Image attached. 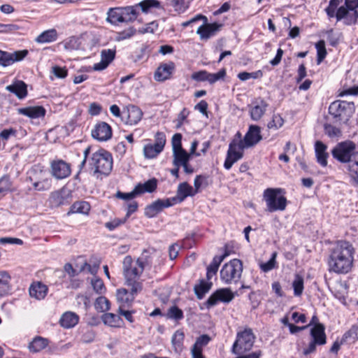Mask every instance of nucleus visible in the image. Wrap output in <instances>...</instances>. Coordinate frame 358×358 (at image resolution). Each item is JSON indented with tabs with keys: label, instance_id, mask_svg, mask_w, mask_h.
Returning a JSON list of instances; mask_svg holds the SVG:
<instances>
[{
	"label": "nucleus",
	"instance_id": "49",
	"mask_svg": "<svg viewBox=\"0 0 358 358\" xmlns=\"http://www.w3.org/2000/svg\"><path fill=\"white\" fill-rule=\"evenodd\" d=\"M122 17L121 8H110L108 11L107 20L112 24H117L119 22H122Z\"/></svg>",
	"mask_w": 358,
	"mask_h": 358
},
{
	"label": "nucleus",
	"instance_id": "4",
	"mask_svg": "<svg viewBox=\"0 0 358 358\" xmlns=\"http://www.w3.org/2000/svg\"><path fill=\"white\" fill-rule=\"evenodd\" d=\"M159 8L160 2L157 0H144L132 6L121 7L122 22H134L138 17V9L143 13H149Z\"/></svg>",
	"mask_w": 358,
	"mask_h": 358
},
{
	"label": "nucleus",
	"instance_id": "39",
	"mask_svg": "<svg viewBox=\"0 0 358 358\" xmlns=\"http://www.w3.org/2000/svg\"><path fill=\"white\" fill-rule=\"evenodd\" d=\"M115 56V50L111 49L103 50L101 53L100 63L95 64L93 67H107L114 59Z\"/></svg>",
	"mask_w": 358,
	"mask_h": 358
},
{
	"label": "nucleus",
	"instance_id": "42",
	"mask_svg": "<svg viewBox=\"0 0 358 358\" xmlns=\"http://www.w3.org/2000/svg\"><path fill=\"white\" fill-rule=\"evenodd\" d=\"M57 31L54 29H49L42 32L36 38V41L38 43H50L57 39Z\"/></svg>",
	"mask_w": 358,
	"mask_h": 358
},
{
	"label": "nucleus",
	"instance_id": "35",
	"mask_svg": "<svg viewBox=\"0 0 358 358\" xmlns=\"http://www.w3.org/2000/svg\"><path fill=\"white\" fill-rule=\"evenodd\" d=\"M155 255L154 249L144 250L141 255L136 260V265L142 266L143 269L146 266H151L152 264V258Z\"/></svg>",
	"mask_w": 358,
	"mask_h": 358
},
{
	"label": "nucleus",
	"instance_id": "62",
	"mask_svg": "<svg viewBox=\"0 0 358 358\" xmlns=\"http://www.w3.org/2000/svg\"><path fill=\"white\" fill-rule=\"evenodd\" d=\"M262 76V73L260 70L257 71L255 72L248 73V72H241L238 74V78L242 80L245 81L250 78L256 79L261 78Z\"/></svg>",
	"mask_w": 358,
	"mask_h": 358
},
{
	"label": "nucleus",
	"instance_id": "53",
	"mask_svg": "<svg viewBox=\"0 0 358 358\" xmlns=\"http://www.w3.org/2000/svg\"><path fill=\"white\" fill-rule=\"evenodd\" d=\"M357 340H358V326H352L342 337V343L348 341L355 342Z\"/></svg>",
	"mask_w": 358,
	"mask_h": 358
},
{
	"label": "nucleus",
	"instance_id": "36",
	"mask_svg": "<svg viewBox=\"0 0 358 358\" xmlns=\"http://www.w3.org/2000/svg\"><path fill=\"white\" fill-rule=\"evenodd\" d=\"M48 344L49 340L48 338L41 336H36L29 343L28 348L30 352L36 353L43 350L48 345Z\"/></svg>",
	"mask_w": 358,
	"mask_h": 358
},
{
	"label": "nucleus",
	"instance_id": "7",
	"mask_svg": "<svg viewBox=\"0 0 358 358\" xmlns=\"http://www.w3.org/2000/svg\"><path fill=\"white\" fill-rule=\"evenodd\" d=\"M255 336L251 328H245L237 334L236 340L232 346V351L235 354H242L250 351L255 341Z\"/></svg>",
	"mask_w": 358,
	"mask_h": 358
},
{
	"label": "nucleus",
	"instance_id": "51",
	"mask_svg": "<svg viewBox=\"0 0 358 358\" xmlns=\"http://www.w3.org/2000/svg\"><path fill=\"white\" fill-rule=\"evenodd\" d=\"M52 180L49 178H42L33 182L34 188L37 191H45L50 189Z\"/></svg>",
	"mask_w": 358,
	"mask_h": 358
},
{
	"label": "nucleus",
	"instance_id": "47",
	"mask_svg": "<svg viewBox=\"0 0 358 358\" xmlns=\"http://www.w3.org/2000/svg\"><path fill=\"white\" fill-rule=\"evenodd\" d=\"M184 338L185 334L180 330H177L173 335L171 343L176 352H180L182 350Z\"/></svg>",
	"mask_w": 358,
	"mask_h": 358
},
{
	"label": "nucleus",
	"instance_id": "40",
	"mask_svg": "<svg viewBox=\"0 0 358 358\" xmlns=\"http://www.w3.org/2000/svg\"><path fill=\"white\" fill-rule=\"evenodd\" d=\"M102 320L105 324L113 327H120L123 323V320L120 315L110 313L103 314Z\"/></svg>",
	"mask_w": 358,
	"mask_h": 358
},
{
	"label": "nucleus",
	"instance_id": "26",
	"mask_svg": "<svg viewBox=\"0 0 358 358\" xmlns=\"http://www.w3.org/2000/svg\"><path fill=\"white\" fill-rule=\"evenodd\" d=\"M313 341L317 343L318 345H323L327 343L325 327L322 323L314 325L310 331Z\"/></svg>",
	"mask_w": 358,
	"mask_h": 358
},
{
	"label": "nucleus",
	"instance_id": "45",
	"mask_svg": "<svg viewBox=\"0 0 358 358\" xmlns=\"http://www.w3.org/2000/svg\"><path fill=\"white\" fill-rule=\"evenodd\" d=\"M210 183V177L207 175H198L194 180V189L196 194L200 192L201 188L207 187Z\"/></svg>",
	"mask_w": 358,
	"mask_h": 358
},
{
	"label": "nucleus",
	"instance_id": "38",
	"mask_svg": "<svg viewBox=\"0 0 358 358\" xmlns=\"http://www.w3.org/2000/svg\"><path fill=\"white\" fill-rule=\"evenodd\" d=\"M10 276L6 271H0V296H3L10 292Z\"/></svg>",
	"mask_w": 358,
	"mask_h": 358
},
{
	"label": "nucleus",
	"instance_id": "10",
	"mask_svg": "<svg viewBox=\"0 0 358 358\" xmlns=\"http://www.w3.org/2000/svg\"><path fill=\"white\" fill-rule=\"evenodd\" d=\"M244 145L241 140L234 139L229 145L227 157L224 163V167L229 170L233 164L241 159L243 156Z\"/></svg>",
	"mask_w": 358,
	"mask_h": 358
},
{
	"label": "nucleus",
	"instance_id": "13",
	"mask_svg": "<svg viewBox=\"0 0 358 358\" xmlns=\"http://www.w3.org/2000/svg\"><path fill=\"white\" fill-rule=\"evenodd\" d=\"M234 298V294L229 288H221L214 292L206 302L208 308L215 306L218 302L229 303Z\"/></svg>",
	"mask_w": 358,
	"mask_h": 358
},
{
	"label": "nucleus",
	"instance_id": "41",
	"mask_svg": "<svg viewBox=\"0 0 358 358\" xmlns=\"http://www.w3.org/2000/svg\"><path fill=\"white\" fill-rule=\"evenodd\" d=\"M213 283L211 282H206L201 280L199 285H196L194 287V293L198 299H202L205 294L210 289Z\"/></svg>",
	"mask_w": 358,
	"mask_h": 358
},
{
	"label": "nucleus",
	"instance_id": "37",
	"mask_svg": "<svg viewBox=\"0 0 358 358\" xmlns=\"http://www.w3.org/2000/svg\"><path fill=\"white\" fill-rule=\"evenodd\" d=\"M173 164L175 166H181V165L189 162L190 159V154L183 148L173 151Z\"/></svg>",
	"mask_w": 358,
	"mask_h": 358
},
{
	"label": "nucleus",
	"instance_id": "46",
	"mask_svg": "<svg viewBox=\"0 0 358 358\" xmlns=\"http://www.w3.org/2000/svg\"><path fill=\"white\" fill-rule=\"evenodd\" d=\"M174 69H156L154 73V79L157 82H164L170 79Z\"/></svg>",
	"mask_w": 358,
	"mask_h": 358
},
{
	"label": "nucleus",
	"instance_id": "2",
	"mask_svg": "<svg viewBox=\"0 0 358 358\" xmlns=\"http://www.w3.org/2000/svg\"><path fill=\"white\" fill-rule=\"evenodd\" d=\"M90 164L93 170V176L96 178L100 175L108 176L113 169L112 155L109 152L100 149L92 154Z\"/></svg>",
	"mask_w": 358,
	"mask_h": 358
},
{
	"label": "nucleus",
	"instance_id": "25",
	"mask_svg": "<svg viewBox=\"0 0 358 358\" xmlns=\"http://www.w3.org/2000/svg\"><path fill=\"white\" fill-rule=\"evenodd\" d=\"M130 291L124 288L119 289L117 290L116 297L117 301L119 303V307L126 308L131 305L134 300L135 296L138 293H134L132 291V287H130Z\"/></svg>",
	"mask_w": 358,
	"mask_h": 358
},
{
	"label": "nucleus",
	"instance_id": "57",
	"mask_svg": "<svg viewBox=\"0 0 358 358\" xmlns=\"http://www.w3.org/2000/svg\"><path fill=\"white\" fill-rule=\"evenodd\" d=\"M12 182L8 176H3L0 178V194H6L11 191Z\"/></svg>",
	"mask_w": 358,
	"mask_h": 358
},
{
	"label": "nucleus",
	"instance_id": "48",
	"mask_svg": "<svg viewBox=\"0 0 358 358\" xmlns=\"http://www.w3.org/2000/svg\"><path fill=\"white\" fill-rule=\"evenodd\" d=\"M345 5L351 10L352 15L349 18L350 21L348 23H356L358 19V0H345Z\"/></svg>",
	"mask_w": 358,
	"mask_h": 358
},
{
	"label": "nucleus",
	"instance_id": "8",
	"mask_svg": "<svg viewBox=\"0 0 358 358\" xmlns=\"http://www.w3.org/2000/svg\"><path fill=\"white\" fill-rule=\"evenodd\" d=\"M243 272L242 262L238 259H234L226 263L220 271V278L226 284L239 280Z\"/></svg>",
	"mask_w": 358,
	"mask_h": 358
},
{
	"label": "nucleus",
	"instance_id": "34",
	"mask_svg": "<svg viewBox=\"0 0 358 358\" xmlns=\"http://www.w3.org/2000/svg\"><path fill=\"white\" fill-rule=\"evenodd\" d=\"M78 321L79 317L77 314L73 312H66L62 315L59 324L62 327L69 329L76 326Z\"/></svg>",
	"mask_w": 358,
	"mask_h": 358
},
{
	"label": "nucleus",
	"instance_id": "60",
	"mask_svg": "<svg viewBox=\"0 0 358 358\" xmlns=\"http://www.w3.org/2000/svg\"><path fill=\"white\" fill-rule=\"evenodd\" d=\"M284 124V120L280 115H273L272 120L268 123L267 127L270 129L277 130Z\"/></svg>",
	"mask_w": 358,
	"mask_h": 358
},
{
	"label": "nucleus",
	"instance_id": "43",
	"mask_svg": "<svg viewBox=\"0 0 358 358\" xmlns=\"http://www.w3.org/2000/svg\"><path fill=\"white\" fill-rule=\"evenodd\" d=\"M352 15V12L348 9V8L344 4L343 6H340L336 11V20L341 21V20H344V23L347 25H350L352 23H348L350 20L349 19Z\"/></svg>",
	"mask_w": 358,
	"mask_h": 358
},
{
	"label": "nucleus",
	"instance_id": "28",
	"mask_svg": "<svg viewBox=\"0 0 358 358\" xmlns=\"http://www.w3.org/2000/svg\"><path fill=\"white\" fill-rule=\"evenodd\" d=\"M229 254L230 252L227 250V245H226L224 253L221 256L213 257L212 262L207 267L206 278L208 280H210L217 273L220 264Z\"/></svg>",
	"mask_w": 358,
	"mask_h": 358
},
{
	"label": "nucleus",
	"instance_id": "1",
	"mask_svg": "<svg viewBox=\"0 0 358 358\" xmlns=\"http://www.w3.org/2000/svg\"><path fill=\"white\" fill-rule=\"evenodd\" d=\"M355 248L345 241H340L332 249L328 264L329 271L336 273H348L352 268Z\"/></svg>",
	"mask_w": 358,
	"mask_h": 358
},
{
	"label": "nucleus",
	"instance_id": "58",
	"mask_svg": "<svg viewBox=\"0 0 358 358\" xmlns=\"http://www.w3.org/2000/svg\"><path fill=\"white\" fill-rule=\"evenodd\" d=\"M277 252H274L272 253L270 259L265 263L260 264V268L264 272H268L275 267Z\"/></svg>",
	"mask_w": 358,
	"mask_h": 358
},
{
	"label": "nucleus",
	"instance_id": "54",
	"mask_svg": "<svg viewBox=\"0 0 358 358\" xmlns=\"http://www.w3.org/2000/svg\"><path fill=\"white\" fill-rule=\"evenodd\" d=\"M161 152L154 144L145 145L143 148V153L145 158L152 159L156 157Z\"/></svg>",
	"mask_w": 358,
	"mask_h": 358
},
{
	"label": "nucleus",
	"instance_id": "18",
	"mask_svg": "<svg viewBox=\"0 0 358 358\" xmlns=\"http://www.w3.org/2000/svg\"><path fill=\"white\" fill-rule=\"evenodd\" d=\"M226 75L225 69H222L217 73H210L206 71H199L194 73L191 78L198 82L208 81L210 84L215 83L216 81L223 79Z\"/></svg>",
	"mask_w": 358,
	"mask_h": 358
},
{
	"label": "nucleus",
	"instance_id": "52",
	"mask_svg": "<svg viewBox=\"0 0 358 358\" xmlns=\"http://www.w3.org/2000/svg\"><path fill=\"white\" fill-rule=\"evenodd\" d=\"M94 307L99 312H106L110 308V301L105 296H99L96 299Z\"/></svg>",
	"mask_w": 358,
	"mask_h": 358
},
{
	"label": "nucleus",
	"instance_id": "22",
	"mask_svg": "<svg viewBox=\"0 0 358 358\" xmlns=\"http://www.w3.org/2000/svg\"><path fill=\"white\" fill-rule=\"evenodd\" d=\"M124 117L123 119H126L125 123L129 125H135L138 124L143 117V112L141 108L134 105H129L127 106L126 111H123Z\"/></svg>",
	"mask_w": 358,
	"mask_h": 358
},
{
	"label": "nucleus",
	"instance_id": "17",
	"mask_svg": "<svg viewBox=\"0 0 358 358\" xmlns=\"http://www.w3.org/2000/svg\"><path fill=\"white\" fill-rule=\"evenodd\" d=\"M222 24L217 22L208 23L203 21V24L199 27L196 34L199 35L201 40H208L214 36L222 28Z\"/></svg>",
	"mask_w": 358,
	"mask_h": 358
},
{
	"label": "nucleus",
	"instance_id": "64",
	"mask_svg": "<svg viewBox=\"0 0 358 358\" xmlns=\"http://www.w3.org/2000/svg\"><path fill=\"white\" fill-rule=\"evenodd\" d=\"M171 5L178 13L184 12L189 7V3H186L185 0H171Z\"/></svg>",
	"mask_w": 358,
	"mask_h": 358
},
{
	"label": "nucleus",
	"instance_id": "29",
	"mask_svg": "<svg viewBox=\"0 0 358 358\" xmlns=\"http://www.w3.org/2000/svg\"><path fill=\"white\" fill-rule=\"evenodd\" d=\"M327 145L320 141H317L315 143V152L317 162L322 166L325 167L327 166V159L329 153L327 152Z\"/></svg>",
	"mask_w": 358,
	"mask_h": 358
},
{
	"label": "nucleus",
	"instance_id": "30",
	"mask_svg": "<svg viewBox=\"0 0 358 358\" xmlns=\"http://www.w3.org/2000/svg\"><path fill=\"white\" fill-rule=\"evenodd\" d=\"M251 107L250 113L251 119L254 121L259 120L265 113L268 107V103L263 99H259L253 103Z\"/></svg>",
	"mask_w": 358,
	"mask_h": 358
},
{
	"label": "nucleus",
	"instance_id": "56",
	"mask_svg": "<svg viewBox=\"0 0 358 358\" xmlns=\"http://www.w3.org/2000/svg\"><path fill=\"white\" fill-rule=\"evenodd\" d=\"M91 284L94 291L96 294H102L106 292V289L103 280L97 276H95L91 280Z\"/></svg>",
	"mask_w": 358,
	"mask_h": 358
},
{
	"label": "nucleus",
	"instance_id": "44",
	"mask_svg": "<svg viewBox=\"0 0 358 358\" xmlns=\"http://www.w3.org/2000/svg\"><path fill=\"white\" fill-rule=\"evenodd\" d=\"M90 210V205L87 201H77L75 202L71 207L70 213H80L88 214Z\"/></svg>",
	"mask_w": 358,
	"mask_h": 358
},
{
	"label": "nucleus",
	"instance_id": "15",
	"mask_svg": "<svg viewBox=\"0 0 358 358\" xmlns=\"http://www.w3.org/2000/svg\"><path fill=\"white\" fill-rule=\"evenodd\" d=\"M51 174L57 180H62L71 175V166L62 159L53 160L50 164Z\"/></svg>",
	"mask_w": 358,
	"mask_h": 358
},
{
	"label": "nucleus",
	"instance_id": "63",
	"mask_svg": "<svg viewBox=\"0 0 358 358\" xmlns=\"http://www.w3.org/2000/svg\"><path fill=\"white\" fill-rule=\"evenodd\" d=\"M324 131L331 138L338 137L341 135V129L330 124H324Z\"/></svg>",
	"mask_w": 358,
	"mask_h": 358
},
{
	"label": "nucleus",
	"instance_id": "20",
	"mask_svg": "<svg viewBox=\"0 0 358 358\" xmlns=\"http://www.w3.org/2000/svg\"><path fill=\"white\" fill-rule=\"evenodd\" d=\"M262 139L261 135V129L257 125L252 124L249 127L248 131L245 134L243 140H241L244 148H250L257 144Z\"/></svg>",
	"mask_w": 358,
	"mask_h": 358
},
{
	"label": "nucleus",
	"instance_id": "61",
	"mask_svg": "<svg viewBox=\"0 0 358 358\" xmlns=\"http://www.w3.org/2000/svg\"><path fill=\"white\" fill-rule=\"evenodd\" d=\"M210 341L211 338L208 335L203 334L196 338L193 347L203 350V348L206 346Z\"/></svg>",
	"mask_w": 358,
	"mask_h": 358
},
{
	"label": "nucleus",
	"instance_id": "3",
	"mask_svg": "<svg viewBox=\"0 0 358 358\" xmlns=\"http://www.w3.org/2000/svg\"><path fill=\"white\" fill-rule=\"evenodd\" d=\"M142 266H138L136 263L134 265L131 256H126L123 260V273L128 287H132L134 293H138L142 290V283L138 279L143 271Z\"/></svg>",
	"mask_w": 358,
	"mask_h": 358
},
{
	"label": "nucleus",
	"instance_id": "9",
	"mask_svg": "<svg viewBox=\"0 0 358 358\" xmlns=\"http://www.w3.org/2000/svg\"><path fill=\"white\" fill-rule=\"evenodd\" d=\"M357 151V146L355 142L347 140L337 143L331 150V155L334 159L340 163L348 162L355 152Z\"/></svg>",
	"mask_w": 358,
	"mask_h": 358
},
{
	"label": "nucleus",
	"instance_id": "33",
	"mask_svg": "<svg viewBox=\"0 0 358 358\" xmlns=\"http://www.w3.org/2000/svg\"><path fill=\"white\" fill-rule=\"evenodd\" d=\"M157 187V180L155 178H152L144 183H138L134 187L136 193L138 195L143 194L145 192L152 193L156 190Z\"/></svg>",
	"mask_w": 358,
	"mask_h": 358
},
{
	"label": "nucleus",
	"instance_id": "27",
	"mask_svg": "<svg viewBox=\"0 0 358 358\" xmlns=\"http://www.w3.org/2000/svg\"><path fill=\"white\" fill-rule=\"evenodd\" d=\"M345 164L353 182L358 185V151L351 155L349 160Z\"/></svg>",
	"mask_w": 358,
	"mask_h": 358
},
{
	"label": "nucleus",
	"instance_id": "21",
	"mask_svg": "<svg viewBox=\"0 0 358 358\" xmlns=\"http://www.w3.org/2000/svg\"><path fill=\"white\" fill-rule=\"evenodd\" d=\"M69 191L65 187L52 192L49 198V202L51 207H59L62 205L69 203Z\"/></svg>",
	"mask_w": 358,
	"mask_h": 358
},
{
	"label": "nucleus",
	"instance_id": "32",
	"mask_svg": "<svg viewBox=\"0 0 358 358\" xmlns=\"http://www.w3.org/2000/svg\"><path fill=\"white\" fill-rule=\"evenodd\" d=\"M196 194L195 189L187 182L180 183L177 189V201L182 202L187 196H192Z\"/></svg>",
	"mask_w": 358,
	"mask_h": 358
},
{
	"label": "nucleus",
	"instance_id": "16",
	"mask_svg": "<svg viewBox=\"0 0 358 358\" xmlns=\"http://www.w3.org/2000/svg\"><path fill=\"white\" fill-rule=\"evenodd\" d=\"M27 50H17L12 52L0 50V66H8L14 62H20L27 57Z\"/></svg>",
	"mask_w": 358,
	"mask_h": 358
},
{
	"label": "nucleus",
	"instance_id": "50",
	"mask_svg": "<svg viewBox=\"0 0 358 358\" xmlns=\"http://www.w3.org/2000/svg\"><path fill=\"white\" fill-rule=\"evenodd\" d=\"M292 287L294 289V294L296 296H300L303 291V278L299 274H296L294 280L292 282Z\"/></svg>",
	"mask_w": 358,
	"mask_h": 358
},
{
	"label": "nucleus",
	"instance_id": "12",
	"mask_svg": "<svg viewBox=\"0 0 358 358\" xmlns=\"http://www.w3.org/2000/svg\"><path fill=\"white\" fill-rule=\"evenodd\" d=\"M344 90L340 93V96L358 95V71L350 69L346 72V76L343 84Z\"/></svg>",
	"mask_w": 358,
	"mask_h": 358
},
{
	"label": "nucleus",
	"instance_id": "14",
	"mask_svg": "<svg viewBox=\"0 0 358 358\" xmlns=\"http://www.w3.org/2000/svg\"><path fill=\"white\" fill-rule=\"evenodd\" d=\"M176 202V198L159 199L145 207V215L149 218L154 217L164 208L171 207Z\"/></svg>",
	"mask_w": 358,
	"mask_h": 358
},
{
	"label": "nucleus",
	"instance_id": "24",
	"mask_svg": "<svg viewBox=\"0 0 358 358\" xmlns=\"http://www.w3.org/2000/svg\"><path fill=\"white\" fill-rule=\"evenodd\" d=\"M17 114L24 115L30 119H37L45 117V108L42 106H28L17 109Z\"/></svg>",
	"mask_w": 358,
	"mask_h": 358
},
{
	"label": "nucleus",
	"instance_id": "5",
	"mask_svg": "<svg viewBox=\"0 0 358 358\" xmlns=\"http://www.w3.org/2000/svg\"><path fill=\"white\" fill-rule=\"evenodd\" d=\"M329 112L336 122L347 123L355 112V104L353 102L338 100L330 104Z\"/></svg>",
	"mask_w": 358,
	"mask_h": 358
},
{
	"label": "nucleus",
	"instance_id": "6",
	"mask_svg": "<svg viewBox=\"0 0 358 358\" xmlns=\"http://www.w3.org/2000/svg\"><path fill=\"white\" fill-rule=\"evenodd\" d=\"M283 190L280 188H267L264 192V199L269 212L284 210L287 206V199L280 195Z\"/></svg>",
	"mask_w": 358,
	"mask_h": 358
},
{
	"label": "nucleus",
	"instance_id": "59",
	"mask_svg": "<svg viewBox=\"0 0 358 358\" xmlns=\"http://www.w3.org/2000/svg\"><path fill=\"white\" fill-rule=\"evenodd\" d=\"M315 48L317 49V65H319L320 64V62L326 57V55H327L324 41L322 40L318 41L315 44Z\"/></svg>",
	"mask_w": 358,
	"mask_h": 358
},
{
	"label": "nucleus",
	"instance_id": "31",
	"mask_svg": "<svg viewBox=\"0 0 358 358\" xmlns=\"http://www.w3.org/2000/svg\"><path fill=\"white\" fill-rule=\"evenodd\" d=\"M48 287L41 282H33L29 287V295L32 298L43 299L48 294Z\"/></svg>",
	"mask_w": 358,
	"mask_h": 358
},
{
	"label": "nucleus",
	"instance_id": "55",
	"mask_svg": "<svg viewBox=\"0 0 358 358\" xmlns=\"http://www.w3.org/2000/svg\"><path fill=\"white\" fill-rule=\"evenodd\" d=\"M184 317L183 312L176 306H173L169 308L166 313V317L175 320H180Z\"/></svg>",
	"mask_w": 358,
	"mask_h": 358
},
{
	"label": "nucleus",
	"instance_id": "19",
	"mask_svg": "<svg viewBox=\"0 0 358 358\" xmlns=\"http://www.w3.org/2000/svg\"><path fill=\"white\" fill-rule=\"evenodd\" d=\"M92 136L99 141H106L112 137V129L105 122H98L92 130Z\"/></svg>",
	"mask_w": 358,
	"mask_h": 358
},
{
	"label": "nucleus",
	"instance_id": "11",
	"mask_svg": "<svg viewBox=\"0 0 358 358\" xmlns=\"http://www.w3.org/2000/svg\"><path fill=\"white\" fill-rule=\"evenodd\" d=\"M99 43L97 38L91 34H87L80 39L71 38L65 44V48L72 52L73 50H79V45H82V50H91L92 47L96 45Z\"/></svg>",
	"mask_w": 358,
	"mask_h": 358
},
{
	"label": "nucleus",
	"instance_id": "23",
	"mask_svg": "<svg viewBox=\"0 0 358 358\" xmlns=\"http://www.w3.org/2000/svg\"><path fill=\"white\" fill-rule=\"evenodd\" d=\"M6 90L20 100L24 99L28 95L27 85L20 80H14L12 84L6 87Z\"/></svg>",
	"mask_w": 358,
	"mask_h": 358
}]
</instances>
